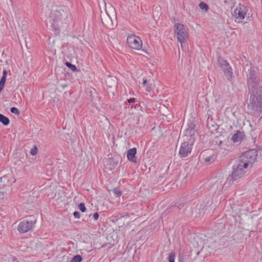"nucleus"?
Masks as SVG:
<instances>
[{"label":"nucleus","instance_id":"1","mask_svg":"<svg viewBox=\"0 0 262 262\" xmlns=\"http://www.w3.org/2000/svg\"><path fill=\"white\" fill-rule=\"evenodd\" d=\"M257 71V67L251 66L246 72L250 94L248 107L254 113L262 112V81L258 78Z\"/></svg>","mask_w":262,"mask_h":262},{"label":"nucleus","instance_id":"2","mask_svg":"<svg viewBox=\"0 0 262 262\" xmlns=\"http://www.w3.org/2000/svg\"><path fill=\"white\" fill-rule=\"evenodd\" d=\"M69 8L64 5L57 6L51 12L48 23L55 35H59L61 31H65L68 26Z\"/></svg>","mask_w":262,"mask_h":262},{"label":"nucleus","instance_id":"3","mask_svg":"<svg viewBox=\"0 0 262 262\" xmlns=\"http://www.w3.org/2000/svg\"><path fill=\"white\" fill-rule=\"evenodd\" d=\"M247 168V163H244L238 159L232 166V179L236 181L242 177L245 174Z\"/></svg>","mask_w":262,"mask_h":262},{"label":"nucleus","instance_id":"4","mask_svg":"<svg viewBox=\"0 0 262 262\" xmlns=\"http://www.w3.org/2000/svg\"><path fill=\"white\" fill-rule=\"evenodd\" d=\"M195 141V138L184 139L180 147L179 155L182 159L187 158L191 152L192 146Z\"/></svg>","mask_w":262,"mask_h":262},{"label":"nucleus","instance_id":"5","mask_svg":"<svg viewBox=\"0 0 262 262\" xmlns=\"http://www.w3.org/2000/svg\"><path fill=\"white\" fill-rule=\"evenodd\" d=\"M217 61L227 80L231 81L234 78V76L232 69L229 63L220 55L217 56Z\"/></svg>","mask_w":262,"mask_h":262},{"label":"nucleus","instance_id":"6","mask_svg":"<svg viewBox=\"0 0 262 262\" xmlns=\"http://www.w3.org/2000/svg\"><path fill=\"white\" fill-rule=\"evenodd\" d=\"M36 223V220L34 217L30 216L29 219L19 222L17 226V230L20 233H25L32 231Z\"/></svg>","mask_w":262,"mask_h":262},{"label":"nucleus","instance_id":"7","mask_svg":"<svg viewBox=\"0 0 262 262\" xmlns=\"http://www.w3.org/2000/svg\"><path fill=\"white\" fill-rule=\"evenodd\" d=\"M173 29L178 40L181 43L185 42L188 38V33L184 25L176 23Z\"/></svg>","mask_w":262,"mask_h":262},{"label":"nucleus","instance_id":"8","mask_svg":"<svg viewBox=\"0 0 262 262\" xmlns=\"http://www.w3.org/2000/svg\"><path fill=\"white\" fill-rule=\"evenodd\" d=\"M256 151L252 149L246 151L243 153L239 159L244 163H247V166L252 164L256 159Z\"/></svg>","mask_w":262,"mask_h":262},{"label":"nucleus","instance_id":"9","mask_svg":"<svg viewBox=\"0 0 262 262\" xmlns=\"http://www.w3.org/2000/svg\"><path fill=\"white\" fill-rule=\"evenodd\" d=\"M187 127L184 132V135L186 139H193L195 138V134L197 131L196 128L195 121L194 119H189L187 122Z\"/></svg>","mask_w":262,"mask_h":262},{"label":"nucleus","instance_id":"10","mask_svg":"<svg viewBox=\"0 0 262 262\" xmlns=\"http://www.w3.org/2000/svg\"><path fill=\"white\" fill-rule=\"evenodd\" d=\"M200 157L202 162L207 164H211L215 161L217 155L214 151L211 149H208L203 151L201 154Z\"/></svg>","mask_w":262,"mask_h":262},{"label":"nucleus","instance_id":"11","mask_svg":"<svg viewBox=\"0 0 262 262\" xmlns=\"http://www.w3.org/2000/svg\"><path fill=\"white\" fill-rule=\"evenodd\" d=\"M246 11V8L239 4L238 7L232 12V17L235 18V21L236 23H239L245 18Z\"/></svg>","mask_w":262,"mask_h":262},{"label":"nucleus","instance_id":"12","mask_svg":"<svg viewBox=\"0 0 262 262\" xmlns=\"http://www.w3.org/2000/svg\"><path fill=\"white\" fill-rule=\"evenodd\" d=\"M128 46L135 50H140L142 48V42L140 38L135 35H130L127 38Z\"/></svg>","mask_w":262,"mask_h":262},{"label":"nucleus","instance_id":"13","mask_svg":"<svg viewBox=\"0 0 262 262\" xmlns=\"http://www.w3.org/2000/svg\"><path fill=\"white\" fill-rule=\"evenodd\" d=\"M224 180L223 179L220 178L213 182L210 189L213 191L215 194H219L223 189Z\"/></svg>","mask_w":262,"mask_h":262},{"label":"nucleus","instance_id":"14","mask_svg":"<svg viewBox=\"0 0 262 262\" xmlns=\"http://www.w3.org/2000/svg\"><path fill=\"white\" fill-rule=\"evenodd\" d=\"M137 154V149L135 147L129 149L127 151V158L129 161L136 163L137 158L136 155Z\"/></svg>","mask_w":262,"mask_h":262},{"label":"nucleus","instance_id":"15","mask_svg":"<svg viewBox=\"0 0 262 262\" xmlns=\"http://www.w3.org/2000/svg\"><path fill=\"white\" fill-rule=\"evenodd\" d=\"M207 126L211 132L217 131L219 129V125L213 121L212 116H208Z\"/></svg>","mask_w":262,"mask_h":262},{"label":"nucleus","instance_id":"16","mask_svg":"<svg viewBox=\"0 0 262 262\" xmlns=\"http://www.w3.org/2000/svg\"><path fill=\"white\" fill-rule=\"evenodd\" d=\"M245 137V134L243 132L237 130L232 137L231 140L233 142L236 143L241 142Z\"/></svg>","mask_w":262,"mask_h":262},{"label":"nucleus","instance_id":"17","mask_svg":"<svg viewBox=\"0 0 262 262\" xmlns=\"http://www.w3.org/2000/svg\"><path fill=\"white\" fill-rule=\"evenodd\" d=\"M118 161L114 158H111L107 160V165L108 166V168L110 170H113L118 166Z\"/></svg>","mask_w":262,"mask_h":262},{"label":"nucleus","instance_id":"18","mask_svg":"<svg viewBox=\"0 0 262 262\" xmlns=\"http://www.w3.org/2000/svg\"><path fill=\"white\" fill-rule=\"evenodd\" d=\"M0 122L5 126H7L10 123L9 119L5 115L0 114Z\"/></svg>","mask_w":262,"mask_h":262},{"label":"nucleus","instance_id":"19","mask_svg":"<svg viewBox=\"0 0 262 262\" xmlns=\"http://www.w3.org/2000/svg\"><path fill=\"white\" fill-rule=\"evenodd\" d=\"M184 205L185 202L184 200H180L176 202L173 205H172L171 208H177L178 209H181L184 206Z\"/></svg>","mask_w":262,"mask_h":262},{"label":"nucleus","instance_id":"20","mask_svg":"<svg viewBox=\"0 0 262 262\" xmlns=\"http://www.w3.org/2000/svg\"><path fill=\"white\" fill-rule=\"evenodd\" d=\"M65 64L73 72H76L79 71V70L77 69L75 65L72 64L70 62L66 61Z\"/></svg>","mask_w":262,"mask_h":262},{"label":"nucleus","instance_id":"21","mask_svg":"<svg viewBox=\"0 0 262 262\" xmlns=\"http://www.w3.org/2000/svg\"><path fill=\"white\" fill-rule=\"evenodd\" d=\"M82 260V257L81 255L77 254L75 255L70 261V262H81Z\"/></svg>","mask_w":262,"mask_h":262},{"label":"nucleus","instance_id":"22","mask_svg":"<svg viewBox=\"0 0 262 262\" xmlns=\"http://www.w3.org/2000/svg\"><path fill=\"white\" fill-rule=\"evenodd\" d=\"M6 78L2 77L0 80V93L3 91L4 88L5 84L6 83Z\"/></svg>","mask_w":262,"mask_h":262},{"label":"nucleus","instance_id":"23","mask_svg":"<svg viewBox=\"0 0 262 262\" xmlns=\"http://www.w3.org/2000/svg\"><path fill=\"white\" fill-rule=\"evenodd\" d=\"M199 7L201 9L205 11H207L209 9L208 5L204 2H201L199 4Z\"/></svg>","mask_w":262,"mask_h":262},{"label":"nucleus","instance_id":"24","mask_svg":"<svg viewBox=\"0 0 262 262\" xmlns=\"http://www.w3.org/2000/svg\"><path fill=\"white\" fill-rule=\"evenodd\" d=\"M175 253L173 252H170L168 256V262H174L175 259Z\"/></svg>","mask_w":262,"mask_h":262},{"label":"nucleus","instance_id":"25","mask_svg":"<svg viewBox=\"0 0 262 262\" xmlns=\"http://www.w3.org/2000/svg\"><path fill=\"white\" fill-rule=\"evenodd\" d=\"M38 151V149L36 146L34 145L33 148H32L30 151V153L32 156H35Z\"/></svg>","mask_w":262,"mask_h":262},{"label":"nucleus","instance_id":"26","mask_svg":"<svg viewBox=\"0 0 262 262\" xmlns=\"http://www.w3.org/2000/svg\"><path fill=\"white\" fill-rule=\"evenodd\" d=\"M78 208L82 212H84L86 210L85 204L83 203H80L78 205Z\"/></svg>","mask_w":262,"mask_h":262},{"label":"nucleus","instance_id":"27","mask_svg":"<svg viewBox=\"0 0 262 262\" xmlns=\"http://www.w3.org/2000/svg\"><path fill=\"white\" fill-rule=\"evenodd\" d=\"M113 192L116 196L119 197L121 195L122 193L118 188H115L113 189Z\"/></svg>","mask_w":262,"mask_h":262},{"label":"nucleus","instance_id":"28","mask_svg":"<svg viewBox=\"0 0 262 262\" xmlns=\"http://www.w3.org/2000/svg\"><path fill=\"white\" fill-rule=\"evenodd\" d=\"M10 111L12 113L16 114V115H19V111L18 109L15 107H12L10 108Z\"/></svg>","mask_w":262,"mask_h":262},{"label":"nucleus","instance_id":"29","mask_svg":"<svg viewBox=\"0 0 262 262\" xmlns=\"http://www.w3.org/2000/svg\"><path fill=\"white\" fill-rule=\"evenodd\" d=\"M146 91L148 92H150L152 89V83H148L146 85Z\"/></svg>","mask_w":262,"mask_h":262},{"label":"nucleus","instance_id":"30","mask_svg":"<svg viewBox=\"0 0 262 262\" xmlns=\"http://www.w3.org/2000/svg\"><path fill=\"white\" fill-rule=\"evenodd\" d=\"M73 215L76 219H79L80 217V214L78 211H75L73 213Z\"/></svg>","mask_w":262,"mask_h":262},{"label":"nucleus","instance_id":"31","mask_svg":"<svg viewBox=\"0 0 262 262\" xmlns=\"http://www.w3.org/2000/svg\"><path fill=\"white\" fill-rule=\"evenodd\" d=\"M136 101V99L135 98H130L127 99V102L129 104L132 103H134Z\"/></svg>","mask_w":262,"mask_h":262},{"label":"nucleus","instance_id":"32","mask_svg":"<svg viewBox=\"0 0 262 262\" xmlns=\"http://www.w3.org/2000/svg\"><path fill=\"white\" fill-rule=\"evenodd\" d=\"M6 193L5 192L0 191V200H3L4 199L6 195Z\"/></svg>","mask_w":262,"mask_h":262},{"label":"nucleus","instance_id":"33","mask_svg":"<svg viewBox=\"0 0 262 262\" xmlns=\"http://www.w3.org/2000/svg\"><path fill=\"white\" fill-rule=\"evenodd\" d=\"M99 214L97 212H95L93 215V219L95 221L97 220L99 218Z\"/></svg>","mask_w":262,"mask_h":262},{"label":"nucleus","instance_id":"34","mask_svg":"<svg viewBox=\"0 0 262 262\" xmlns=\"http://www.w3.org/2000/svg\"><path fill=\"white\" fill-rule=\"evenodd\" d=\"M7 74H8L7 70L4 69L3 70V76H2V77L6 78L7 76Z\"/></svg>","mask_w":262,"mask_h":262},{"label":"nucleus","instance_id":"35","mask_svg":"<svg viewBox=\"0 0 262 262\" xmlns=\"http://www.w3.org/2000/svg\"><path fill=\"white\" fill-rule=\"evenodd\" d=\"M179 262H185L184 258L183 256L181 255L179 256Z\"/></svg>","mask_w":262,"mask_h":262},{"label":"nucleus","instance_id":"36","mask_svg":"<svg viewBox=\"0 0 262 262\" xmlns=\"http://www.w3.org/2000/svg\"><path fill=\"white\" fill-rule=\"evenodd\" d=\"M148 83V81L146 79L144 78L143 80V84L144 86Z\"/></svg>","mask_w":262,"mask_h":262},{"label":"nucleus","instance_id":"37","mask_svg":"<svg viewBox=\"0 0 262 262\" xmlns=\"http://www.w3.org/2000/svg\"><path fill=\"white\" fill-rule=\"evenodd\" d=\"M139 107H140L139 104H137L134 106L135 108H136V109H138Z\"/></svg>","mask_w":262,"mask_h":262},{"label":"nucleus","instance_id":"38","mask_svg":"<svg viewBox=\"0 0 262 262\" xmlns=\"http://www.w3.org/2000/svg\"><path fill=\"white\" fill-rule=\"evenodd\" d=\"M16 259H16V258L15 257H13L12 258V260H13V262H19V261H16Z\"/></svg>","mask_w":262,"mask_h":262},{"label":"nucleus","instance_id":"39","mask_svg":"<svg viewBox=\"0 0 262 262\" xmlns=\"http://www.w3.org/2000/svg\"><path fill=\"white\" fill-rule=\"evenodd\" d=\"M61 86H62V88L63 89H64V88H65L67 87V84H61Z\"/></svg>","mask_w":262,"mask_h":262},{"label":"nucleus","instance_id":"40","mask_svg":"<svg viewBox=\"0 0 262 262\" xmlns=\"http://www.w3.org/2000/svg\"><path fill=\"white\" fill-rule=\"evenodd\" d=\"M222 143H223L222 141H220L219 142V145H221L222 144Z\"/></svg>","mask_w":262,"mask_h":262},{"label":"nucleus","instance_id":"41","mask_svg":"<svg viewBox=\"0 0 262 262\" xmlns=\"http://www.w3.org/2000/svg\"><path fill=\"white\" fill-rule=\"evenodd\" d=\"M143 51H144L145 53H147V52L146 51H145L144 50H143Z\"/></svg>","mask_w":262,"mask_h":262}]
</instances>
